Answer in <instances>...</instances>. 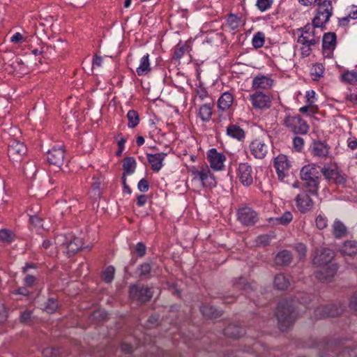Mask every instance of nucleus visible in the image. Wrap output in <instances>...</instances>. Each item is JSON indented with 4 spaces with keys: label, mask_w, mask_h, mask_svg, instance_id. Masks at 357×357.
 Returning <instances> with one entry per match:
<instances>
[{
    "label": "nucleus",
    "mask_w": 357,
    "mask_h": 357,
    "mask_svg": "<svg viewBox=\"0 0 357 357\" xmlns=\"http://www.w3.org/2000/svg\"><path fill=\"white\" fill-rule=\"evenodd\" d=\"M320 172L321 167L314 163L303 166L300 172L303 188H307L311 195H317L321 179Z\"/></svg>",
    "instance_id": "1"
},
{
    "label": "nucleus",
    "mask_w": 357,
    "mask_h": 357,
    "mask_svg": "<svg viewBox=\"0 0 357 357\" xmlns=\"http://www.w3.org/2000/svg\"><path fill=\"white\" fill-rule=\"evenodd\" d=\"M275 315L281 331H286L291 326L298 317L292 303L286 300L278 303Z\"/></svg>",
    "instance_id": "2"
},
{
    "label": "nucleus",
    "mask_w": 357,
    "mask_h": 357,
    "mask_svg": "<svg viewBox=\"0 0 357 357\" xmlns=\"http://www.w3.org/2000/svg\"><path fill=\"white\" fill-rule=\"evenodd\" d=\"M323 238V236L321 234H317L312 237V245L314 246L312 264L317 266L332 264L331 261L335 256V252L333 250L321 247Z\"/></svg>",
    "instance_id": "3"
},
{
    "label": "nucleus",
    "mask_w": 357,
    "mask_h": 357,
    "mask_svg": "<svg viewBox=\"0 0 357 357\" xmlns=\"http://www.w3.org/2000/svg\"><path fill=\"white\" fill-rule=\"evenodd\" d=\"M320 350L321 351L320 352L319 357L329 356V352L333 353L337 350L339 352L337 357H357V349L349 347L341 348L333 341L324 343L321 346Z\"/></svg>",
    "instance_id": "4"
},
{
    "label": "nucleus",
    "mask_w": 357,
    "mask_h": 357,
    "mask_svg": "<svg viewBox=\"0 0 357 357\" xmlns=\"http://www.w3.org/2000/svg\"><path fill=\"white\" fill-rule=\"evenodd\" d=\"M344 310V306L340 302L330 303L317 307L314 316L317 319L334 317L340 315Z\"/></svg>",
    "instance_id": "5"
},
{
    "label": "nucleus",
    "mask_w": 357,
    "mask_h": 357,
    "mask_svg": "<svg viewBox=\"0 0 357 357\" xmlns=\"http://www.w3.org/2000/svg\"><path fill=\"white\" fill-rule=\"evenodd\" d=\"M190 172L193 176V178L199 181L203 187H212L215 185L216 182L215 178L207 166H202L200 169L192 167L190 169Z\"/></svg>",
    "instance_id": "6"
},
{
    "label": "nucleus",
    "mask_w": 357,
    "mask_h": 357,
    "mask_svg": "<svg viewBox=\"0 0 357 357\" xmlns=\"http://www.w3.org/2000/svg\"><path fill=\"white\" fill-rule=\"evenodd\" d=\"M129 294L132 301L139 303L149 301L153 296L151 289L142 284H136L130 287Z\"/></svg>",
    "instance_id": "7"
},
{
    "label": "nucleus",
    "mask_w": 357,
    "mask_h": 357,
    "mask_svg": "<svg viewBox=\"0 0 357 357\" xmlns=\"http://www.w3.org/2000/svg\"><path fill=\"white\" fill-rule=\"evenodd\" d=\"M284 123L294 134L305 135L309 129L306 121L299 116H287Z\"/></svg>",
    "instance_id": "8"
},
{
    "label": "nucleus",
    "mask_w": 357,
    "mask_h": 357,
    "mask_svg": "<svg viewBox=\"0 0 357 357\" xmlns=\"http://www.w3.org/2000/svg\"><path fill=\"white\" fill-rule=\"evenodd\" d=\"M271 149L269 141L267 138H258L253 140L250 144V149L255 158H264Z\"/></svg>",
    "instance_id": "9"
},
{
    "label": "nucleus",
    "mask_w": 357,
    "mask_h": 357,
    "mask_svg": "<svg viewBox=\"0 0 357 357\" xmlns=\"http://www.w3.org/2000/svg\"><path fill=\"white\" fill-rule=\"evenodd\" d=\"M301 36L298 38V42L306 47H311L317 44L319 41L320 36L317 35L314 28L309 24L301 29Z\"/></svg>",
    "instance_id": "10"
},
{
    "label": "nucleus",
    "mask_w": 357,
    "mask_h": 357,
    "mask_svg": "<svg viewBox=\"0 0 357 357\" xmlns=\"http://www.w3.org/2000/svg\"><path fill=\"white\" fill-rule=\"evenodd\" d=\"M237 177L245 186L250 185L253 182V170L247 162L240 163L237 169Z\"/></svg>",
    "instance_id": "11"
},
{
    "label": "nucleus",
    "mask_w": 357,
    "mask_h": 357,
    "mask_svg": "<svg viewBox=\"0 0 357 357\" xmlns=\"http://www.w3.org/2000/svg\"><path fill=\"white\" fill-rule=\"evenodd\" d=\"M320 174H323L324 178L329 182H333L335 184H342L345 182L344 177L340 174L336 166H324L321 167Z\"/></svg>",
    "instance_id": "12"
},
{
    "label": "nucleus",
    "mask_w": 357,
    "mask_h": 357,
    "mask_svg": "<svg viewBox=\"0 0 357 357\" xmlns=\"http://www.w3.org/2000/svg\"><path fill=\"white\" fill-rule=\"evenodd\" d=\"M26 152V148L25 145L19 141L13 140L8 146V157L13 161H20Z\"/></svg>",
    "instance_id": "13"
},
{
    "label": "nucleus",
    "mask_w": 357,
    "mask_h": 357,
    "mask_svg": "<svg viewBox=\"0 0 357 357\" xmlns=\"http://www.w3.org/2000/svg\"><path fill=\"white\" fill-rule=\"evenodd\" d=\"M238 219L243 225L250 226L255 225L258 217L257 213L249 207H244L238 210Z\"/></svg>",
    "instance_id": "14"
},
{
    "label": "nucleus",
    "mask_w": 357,
    "mask_h": 357,
    "mask_svg": "<svg viewBox=\"0 0 357 357\" xmlns=\"http://www.w3.org/2000/svg\"><path fill=\"white\" fill-rule=\"evenodd\" d=\"M336 45V35L333 32H328L324 35L322 40L323 54L324 56L331 58Z\"/></svg>",
    "instance_id": "15"
},
{
    "label": "nucleus",
    "mask_w": 357,
    "mask_h": 357,
    "mask_svg": "<svg viewBox=\"0 0 357 357\" xmlns=\"http://www.w3.org/2000/svg\"><path fill=\"white\" fill-rule=\"evenodd\" d=\"M317 267L319 269L314 273V275L316 278L322 282L329 280L337 272L335 264H328Z\"/></svg>",
    "instance_id": "16"
},
{
    "label": "nucleus",
    "mask_w": 357,
    "mask_h": 357,
    "mask_svg": "<svg viewBox=\"0 0 357 357\" xmlns=\"http://www.w3.org/2000/svg\"><path fill=\"white\" fill-rule=\"evenodd\" d=\"M65 151L62 148H53L47 152V161L50 165L60 168L64 162Z\"/></svg>",
    "instance_id": "17"
},
{
    "label": "nucleus",
    "mask_w": 357,
    "mask_h": 357,
    "mask_svg": "<svg viewBox=\"0 0 357 357\" xmlns=\"http://www.w3.org/2000/svg\"><path fill=\"white\" fill-rule=\"evenodd\" d=\"M65 241L62 244L65 245L67 248L68 254L71 256L79 250L83 245L82 239L72 235L66 236Z\"/></svg>",
    "instance_id": "18"
},
{
    "label": "nucleus",
    "mask_w": 357,
    "mask_h": 357,
    "mask_svg": "<svg viewBox=\"0 0 357 357\" xmlns=\"http://www.w3.org/2000/svg\"><path fill=\"white\" fill-rule=\"evenodd\" d=\"M250 100H251L252 105L255 108H268L271 105V100L269 96L260 91H257L255 93L250 95Z\"/></svg>",
    "instance_id": "19"
},
{
    "label": "nucleus",
    "mask_w": 357,
    "mask_h": 357,
    "mask_svg": "<svg viewBox=\"0 0 357 357\" xmlns=\"http://www.w3.org/2000/svg\"><path fill=\"white\" fill-rule=\"evenodd\" d=\"M274 166L279 179L280 181H283L287 176L286 172L288 170L289 167L287 156L284 155H280L275 158Z\"/></svg>",
    "instance_id": "20"
},
{
    "label": "nucleus",
    "mask_w": 357,
    "mask_h": 357,
    "mask_svg": "<svg viewBox=\"0 0 357 357\" xmlns=\"http://www.w3.org/2000/svg\"><path fill=\"white\" fill-rule=\"evenodd\" d=\"M296 206L301 213L309 211L313 206V201L305 192L299 193L296 197Z\"/></svg>",
    "instance_id": "21"
},
{
    "label": "nucleus",
    "mask_w": 357,
    "mask_h": 357,
    "mask_svg": "<svg viewBox=\"0 0 357 357\" xmlns=\"http://www.w3.org/2000/svg\"><path fill=\"white\" fill-rule=\"evenodd\" d=\"M207 158L211 168L215 170L222 169L225 160V156L223 154L218 153L215 149H212L208 151Z\"/></svg>",
    "instance_id": "22"
},
{
    "label": "nucleus",
    "mask_w": 357,
    "mask_h": 357,
    "mask_svg": "<svg viewBox=\"0 0 357 357\" xmlns=\"http://www.w3.org/2000/svg\"><path fill=\"white\" fill-rule=\"evenodd\" d=\"M149 162L151 166V169L153 172H158L162 167V161L167 156L165 153H158L155 154H146Z\"/></svg>",
    "instance_id": "23"
},
{
    "label": "nucleus",
    "mask_w": 357,
    "mask_h": 357,
    "mask_svg": "<svg viewBox=\"0 0 357 357\" xmlns=\"http://www.w3.org/2000/svg\"><path fill=\"white\" fill-rule=\"evenodd\" d=\"M292 261V255L290 251L284 250L279 252L275 257V262L279 266H289Z\"/></svg>",
    "instance_id": "24"
},
{
    "label": "nucleus",
    "mask_w": 357,
    "mask_h": 357,
    "mask_svg": "<svg viewBox=\"0 0 357 357\" xmlns=\"http://www.w3.org/2000/svg\"><path fill=\"white\" fill-rule=\"evenodd\" d=\"M333 13V6L331 1L329 0H324L319 5L317 14L321 15L325 18V22H328Z\"/></svg>",
    "instance_id": "25"
},
{
    "label": "nucleus",
    "mask_w": 357,
    "mask_h": 357,
    "mask_svg": "<svg viewBox=\"0 0 357 357\" xmlns=\"http://www.w3.org/2000/svg\"><path fill=\"white\" fill-rule=\"evenodd\" d=\"M244 333V329L236 324H229L224 329L225 335L231 338H239Z\"/></svg>",
    "instance_id": "26"
},
{
    "label": "nucleus",
    "mask_w": 357,
    "mask_h": 357,
    "mask_svg": "<svg viewBox=\"0 0 357 357\" xmlns=\"http://www.w3.org/2000/svg\"><path fill=\"white\" fill-rule=\"evenodd\" d=\"M273 85V80L266 76L256 77L252 81V86L255 89H268Z\"/></svg>",
    "instance_id": "27"
},
{
    "label": "nucleus",
    "mask_w": 357,
    "mask_h": 357,
    "mask_svg": "<svg viewBox=\"0 0 357 357\" xmlns=\"http://www.w3.org/2000/svg\"><path fill=\"white\" fill-rule=\"evenodd\" d=\"M200 310L202 314L208 319H216L222 314V311L208 305H203L200 307Z\"/></svg>",
    "instance_id": "28"
},
{
    "label": "nucleus",
    "mask_w": 357,
    "mask_h": 357,
    "mask_svg": "<svg viewBox=\"0 0 357 357\" xmlns=\"http://www.w3.org/2000/svg\"><path fill=\"white\" fill-rule=\"evenodd\" d=\"M233 96L229 92H225L222 94L218 101V106L220 109L225 111L228 109L233 103Z\"/></svg>",
    "instance_id": "29"
},
{
    "label": "nucleus",
    "mask_w": 357,
    "mask_h": 357,
    "mask_svg": "<svg viewBox=\"0 0 357 357\" xmlns=\"http://www.w3.org/2000/svg\"><path fill=\"white\" fill-rule=\"evenodd\" d=\"M332 232L336 238H340L347 235V229L341 221L335 220L332 225Z\"/></svg>",
    "instance_id": "30"
},
{
    "label": "nucleus",
    "mask_w": 357,
    "mask_h": 357,
    "mask_svg": "<svg viewBox=\"0 0 357 357\" xmlns=\"http://www.w3.org/2000/svg\"><path fill=\"white\" fill-rule=\"evenodd\" d=\"M312 152L314 155L326 157L328 154V147L326 144L322 142H314L312 146Z\"/></svg>",
    "instance_id": "31"
},
{
    "label": "nucleus",
    "mask_w": 357,
    "mask_h": 357,
    "mask_svg": "<svg viewBox=\"0 0 357 357\" xmlns=\"http://www.w3.org/2000/svg\"><path fill=\"white\" fill-rule=\"evenodd\" d=\"M136 71L139 76L146 75L151 71L149 54L141 58L139 66L136 69Z\"/></svg>",
    "instance_id": "32"
},
{
    "label": "nucleus",
    "mask_w": 357,
    "mask_h": 357,
    "mask_svg": "<svg viewBox=\"0 0 357 357\" xmlns=\"http://www.w3.org/2000/svg\"><path fill=\"white\" fill-rule=\"evenodd\" d=\"M227 134L238 140H242L245 137V132L237 125H229L227 128Z\"/></svg>",
    "instance_id": "33"
},
{
    "label": "nucleus",
    "mask_w": 357,
    "mask_h": 357,
    "mask_svg": "<svg viewBox=\"0 0 357 357\" xmlns=\"http://www.w3.org/2000/svg\"><path fill=\"white\" fill-rule=\"evenodd\" d=\"M136 161L134 158L132 157H126L123 160V175L126 174H132L135 172L136 169Z\"/></svg>",
    "instance_id": "34"
},
{
    "label": "nucleus",
    "mask_w": 357,
    "mask_h": 357,
    "mask_svg": "<svg viewBox=\"0 0 357 357\" xmlns=\"http://www.w3.org/2000/svg\"><path fill=\"white\" fill-rule=\"evenodd\" d=\"M342 252L347 255L352 256L357 255V241H347L342 248Z\"/></svg>",
    "instance_id": "35"
},
{
    "label": "nucleus",
    "mask_w": 357,
    "mask_h": 357,
    "mask_svg": "<svg viewBox=\"0 0 357 357\" xmlns=\"http://www.w3.org/2000/svg\"><path fill=\"white\" fill-rule=\"evenodd\" d=\"M275 287L280 290H285L289 286V281L284 274H278L274 279Z\"/></svg>",
    "instance_id": "36"
},
{
    "label": "nucleus",
    "mask_w": 357,
    "mask_h": 357,
    "mask_svg": "<svg viewBox=\"0 0 357 357\" xmlns=\"http://www.w3.org/2000/svg\"><path fill=\"white\" fill-rule=\"evenodd\" d=\"M127 118L128 120V126L129 128H133L139 124V116L137 111L133 109L129 110L127 114Z\"/></svg>",
    "instance_id": "37"
},
{
    "label": "nucleus",
    "mask_w": 357,
    "mask_h": 357,
    "mask_svg": "<svg viewBox=\"0 0 357 357\" xmlns=\"http://www.w3.org/2000/svg\"><path fill=\"white\" fill-rule=\"evenodd\" d=\"M211 106L210 104H204L199 109V116L202 121H207L211 119Z\"/></svg>",
    "instance_id": "38"
},
{
    "label": "nucleus",
    "mask_w": 357,
    "mask_h": 357,
    "mask_svg": "<svg viewBox=\"0 0 357 357\" xmlns=\"http://www.w3.org/2000/svg\"><path fill=\"white\" fill-rule=\"evenodd\" d=\"M241 23V18L236 15L231 14L227 18V24L231 30L236 29Z\"/></svg>",
    "instance_id": "39"
},
{
    "label": "nucleus",
    "mask_w": 357,
    "mask_h": 357,
    "mask_svg": "<svg viewBox=\"0 0 357 357\" xmlns=\"http://www.w3.org/2000/svg\"><path fill=\"white\" fill-rule=\"evenodd\" d=\"M234 287L248 291L250 289H251L250 285L247 282L246 279L241 277L235 280L234 282Z\"/></svg>",
    "instance_id": "40"
},
{
    "label": "nucleus",
    "mask_w": 357,
    "mask_h": 357,
    "mask_svg": "<svg viewBox=\"0 0 357 357\" xmlns=\"http://www.w3.org/2000/svg\"><path fill=\"white\" fill-rule=\"evenodd\" d=\"M115 269L113 266H107L105 269V271L103 272L102 278V280L107 282L110 283L114 279V275Z\"/></svg>",
    "instance_id": "41"
},
{
    "label": "nucleus",
    "mask_w": 357,
    "mask_h": 357,
    "mask_svg": "<svg viewBox=\"0 0 357 357\" xmlns=\"http://www.w3.org/2000/svg\"><path fill=\"white\" fill-rule=\"evenodd\" d=\"M324 72V67L320 63H317L311 68V75L314 76L315 80H317L323 76Z\"/></svg>",
    "instance_id": "42"
},
{
    "label": "nucleus",
    "mask_w": 357,
    "mask_h": 357,
    "mask_svg": "<svg viewBox=\"0 0 357 357\" xmlns=\"http://www.w3.org/2000/svg\"><path fill=\"white\" fill-rule=\"evenodd\" d=\"M342 81L352 84L357 81V73L354 71H347L341 75Z\"/></svg>",
    "instance_id": "43"
},
{
    "label": "nucleus",
    "mask_w": 357,
    "mask_h": 357,
    "mask_svg": "<svg viewBox=\"0 0 357 357\" xmlns=\"http://www.w3.org/2000/svg\"><path fill=\"white\" fill-rule=\"evenodd\" d=\"M151 268L152 267L150 263L144 262L138 266L137 271L139 276L146 277L150 274Z\"/></svg>",
    "instance_id": "44"
},
{
    "label": "nucleus",
    "mask_w": 357,
    "mask_h": 357,
    "mask_svg": "<svg viewBox=\"0 0 357 357\" xmlns=\"http://www.w3.org/2000/svg\"><path fill=\"white\" fill-rule=\"evenodd\" d=\"M252 45L255 48H260L264 44V34L262 32H257L252 38Z\"/></svg>",
    "instance_id": "45"
},
{
    "label": "nucleus",
    "mask_w": 357,
    "mask_h": 357,
    "mask_svg": "<svg viewBox=\"0 0 357 357\" xmlns=\"http://www.w3.org/2000/svg\"><path fill=\"white\" fill-rule=\"evenodd\" d=\"M14 234L8 229L0 230V240L6 243H11L13 241Z\"/></svg>",
    "instance_id": "46"
},
{
    "label": "nucleus",
    "mask_w": 357,
    "mask_h": 357,
    "mask_svg": "<svg viewBox=\"0 0 357 357\" xmlns=\"http://www.w3.org/2000/svg\"><path fill=\"white\" fill-rule=\"evenodd\" d=\"M273 2V0H257L256 6L260 11L264 12L271 8Z\"/></svg>",
    "instance_id": "47"
},
{
    "label": "nucleus",
    "mask_w": 357,
    "mask_h": 357,
    "mask_svg": "<svg viewBox=\"0 0 357 357\" xmlns=\"http://www.w3.org/2000/svg\"><path fill=\"white\" fill-rule=\"evenodd\" d=\"M292 214L289 211H286L280 218H278L276 220L278 221V224L285 225L289 224L292 220Z\"/></svg>",
    "instance_id": "48"
},
{
    "label": "nucleus",
    "mask_w": 357,
    "mask_h": 357,
    "mask_svg": "<svg viewBox=\"0 0 357 357\" xmlns=\"http://www.w3.org/2000/svg\"><path fill=\"white\" fill-rule=\"evenodd\" d=\"M273 236L270 234H264L257 237V243L259 245L266 246L271 243Z\"/></svg>",
    "instance_id": "49"
},
{
    "label": "nucleus",
    "mask_w": 357,
    "mask_h": 357,
    "mask_svg": "<svg viewBox=\"0 0 357 357\" xmlns=\"http://www.w3.org/2000/svg\"><path fill=\"white\" fill-rule=\"evenodd\" d=\"M58 307V304L54 298H50L47 301V305L45 306V310L48 313H53L56 311Z\"/></svg>",
    "instance_id": "50"
},
{
    "label": "nucleus",
    "mask_w": 357,
    "mask_h": 357,
    "mask_svg": "<svg viewBox=\"0 0 357 357\" xmlns=\"http://www.w3.org/2000/svg\"><path fill=\"white\" fill-rule=\"evenodd\" d=\"M146 247L142 243L139 242L135 245V252L139 257H142L146 255Z\"/></svg>",
    "instance_id": "51"
},
{
    "label": "nucleus",
    "mask_w": 357,
    "mask_h": 357,
    "mask_svg": "<svg viewBox=\"0 0 357 357\" xmlns=\"http://www.w3.org/2000/svg\"><path fill=\"white\" fill-rule=\"evenodd\" d=\"M31 312L29 310H25L21 313L20 321L24 324H29L31 319Z\"/></svg>",
    "instance_id": "52"
},
{
    "label": "nucleus",
    "mask_w": 357,
    "mask_h": 357,
    "mask_svg": "<svg viewBox=\"0 0 357 357\" xmlns=\"http://www.w3.org/2000/svg\"><path fill=\"white\" fill-rule=\"evenodd\" d=\"M316 226L319 229H324L327 227V220L326 219L323 217L321 215H319L316 220Z\"/></svg>",
    "instance_id": "53"
},
{
    "label": "nucleus",
    "mask_w": 357,
    "mask_h": 357,
    "mask_svg": "<svg viewBox=\"0 0 357 357\" xmlns=\"http://www.w3.org/2000/svg\"><path fill=\"white\" fill-rule=\"evenodd\" d=\"M294 148L297 151H300L304 145V140L302 137H295L293 139Z\"/></svg>",
    "instance_id": "54"
},
{
    "label": "nucleus",
    "mask_w": 357,
    "mask_h": 357,
    "mask_svg": "<svg viewBox=\"0 0 357 357\" xmlns=\"http://www.w3.org/2000/svg\"><path fill=\"white\" fill-rule=\"evenodd\" d=\"M137 188L140 192H147L149 188L148 181L146 178L141 179L138 183Z\"/></svg>",
    "instance_id": "55"
},
{
    "label": "nucleus",
    "mask_w": 357,
    "mask_h": 357,
    "mask_svg": "<svg viewBox=\"0 0 357 357\" xmlns=\"http://www.w3.org/2000/svg\"><path fill=\"white\" fill-rule=\"evenodd\" d=\"M296 251L299 255V258L302 259L305 257L307 249L306 246L303 243H298L295 247Z\"/></svg>",
    "instance_id": "56"
},
{
    "label": "nucleus",
    "mask_w": 357,
    "mask_h": 357,
    "mask_svg": "<svg viewBox=\"0 0 357 357\" xmlns=\"http://www.w3.org/2000/svg\"><path fill=\"white\" fill-rule=\"evenodd\" d=\"M321 15H318L313 19L312 20V26L313 28H319L322 27L323 24L326 23L327 22H325V18L324 20L321 19Z\"/></svg>",
    "instance_id": "57"
},
{
    "label": "nucleus",
    "mask_w": 357,
    "mask_h": 357,
    "mask_svg": "<svg viewBox=\"0 0 357 357\" xmlns=\"http://www.w3.org/2000/svg\"><path fill=\"white\" fill-rule=\"evenodd\" d=\"M58 354V349L54 348H46L43 351L44 357H55Z\"/></svg>",
    "instance_id": "58"
},
{
    "label": "nucleus",
    "mask_w": 357,
    "mask_h": 357,
    "mask_svg": "<svg viewBox=\"0 0 357 357\" xmlns=\"http://www.w3.org/2000/svg\"><path fill=\"white\" fill-rule=\"evenodd\" d=\"M187 50L188 47L186 46H181L178 47L174 51V58L176 59H180L184 55Z\"/></svg>",
    "instance_id": "59"
},
{
    "label": "nucleus",
    "mask_w": 357,
    "mask_h": 357,
    "mask_svg": "<svg viewBox=\"0 0 357 357\" xmlns=\"http://www.w3.org/2000/svg\"><path fill=\"white\" fill-rule=\"evenodd\" d=\"M43 220L37 215H31L30 217V222L37 227H43L42 224Z\"/></svg>",
    "instance_id": "60"
},
{
    "label": "nucleus",
    "mask_w": 357,
    "mask_h": 357,
    "mask_svg": "<svg viewBox=\"0 0 357 357\" xmlns=\"http://www.w3.org/2000/svg\"><path fill=\"white\" fill-rule=\"evenodd\" d=\"M8 318V312L3 305H0V324L4 323Z\"/></svg>",
    "instance_id": "61"
},
{
    "label": "nucleus",
    "mask_w": 357,
    "mask_h": 357,
    "mask_svg": "<svg viewBox=\"0 0 357 357\" xmlns=\"http://www.w3.org/2000/svg\"><path fill=\"white\" fill-rule=\"evenodd\" d=\"M349 306L357 314V291L352 296L349 303Z\"/></svg>",
    "instance_id": "62"
},
{
    "label": "nucleus",
    "mask_w": 357,
    "mask_h": 357,
    "mask_svg": "<svg viewBox=\"0 0 357 357\" xmlns=\"http://www.w3.org/2000/svg\"><path fill=\"white\" fill-rule=\"evenodd\" d=\"M126 139L124 137H121V139L118 142L119 149L116 151V155L120 156L124 149V144Z\"/></svg>",
    "instance_id": "63"
},
{
    "label": "nucleus",
    "mask_w": 357,
    "mask_h": 357,
    "mask_svg": "<svg viewBox=\"0 0 357 357\" xmlns=\"http://www.w3.org/2000/svg\"><path fill=\"white\" fill-rule=\"evenodd\" d=\"M23 40L22 35L17 32L15 33L10 38V41L14 43H20Z\"/></svg>",
    "instance_id": "64"
}]
</instances>
